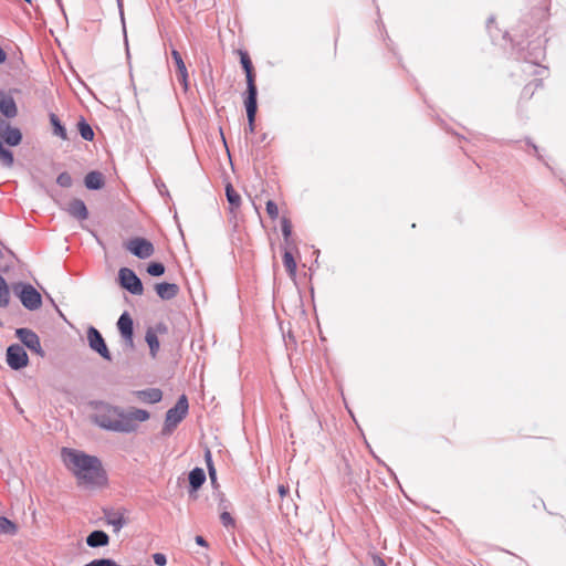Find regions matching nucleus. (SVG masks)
Returning <instances> with one entry per match:
<instances>
[{
	"label": "nucleus",
	"mask_w": 566,
	"mask_h": 566,
	"mask_svg": "<svg viewBox=\"0 0 566 566\" xmlns=\"http://www.w3.org/2000/svg\"><path fill=\"white\" fill-rule=\"evenodd\" d=\"M149 418V412L144 409L133 408L125 411L119 407L102 402L97 407L93 421L99 428L108 431L130 433L136 431L137 422L147 421Z\"/></svg>",
	"instance_id": "f257e3e1"
},
{
	"label": "nucleus",
	"mask_w": 566,
	"mask_h": 566,
	"mask_svg": "<svg viewBox=\"0 0 566 566\" xmlns=\"http://www.w3.org/2000/svg\"><path fill=\"white\" fill-rule=\"evenodd\" d=\"M65 465L77 479L78 485L101 486L106 482V474L97 457L82 451L64 448L62 451Z\"/></svg>",
	"instance_id": "f03ea898"
},
{
	"label": "nucleus",
	"mask_w": 566,
	"mask_h": 566,
	"mask_svg": "<svg viewBox=\"0 0 566 566\" xmlns=\"http://www.w3.org/2000/svg\"><path fill=\"white\" fill-rule=\"evenodd\" d=\"M188 399L186 395H181L175 407L170 408L166 412L165 422L163 427V434L169 436L177 428V426L184 420L188 413Z\"/></svg>",
	"instance_id": "7ed1b4c3"
},
{
	"label": "nucleus",
	"mask_w": 566,
	"mask_h": 566,
	"mask_svg": "<svg viewBox=\"0 0 566 566\" xmlns=\"http://www.w3.org/2000/svg\"><path fill=\"white\" fill-rule=\"evenodd\" d=\"M13 291L27 310L35 311L41 307V294L31 284L19 283L13 286Z\"/></svg>",
	"instance_id": "20e7f679"
},
{
	"label": "nucleus",
	"mask_w": 566,
	"mask_h": 566,
	"mask_svg": "<svg viewBox=\"0 0 566 566\" xmlns=\"http://www.w3.org/2000/svg\"><path fill=\"white\" fill-rule=\"evenodd\" d=\"M119 284L134 295H142L144 292L143 283L136 273L128 268H122L118 271Z\"/></svg>",
	"instance_id": "39448f33"
},
{
	"label": "nucleus",
	"mask_w": 566,
	"mask_h": 566,
	"mask_svg": "<svg viewBox=\"0 0 566 566\" xmlns=\"http://www.w3.org/2000/svg\"><path fill=\"white\" fill-rule=\"evenodd\" d=\"M6 360L13 370H20L29 364L28 354L20 344H12L7 348Z\"/></svg>",
	"instance_id": "423d86ee"
},
{
	"label": "nucleus",
	"mask_w": 566,
	"mask_h": 566,
	"mask_svg": "<svg viewBox=\"0 0 566 566\" xmlns=\"http://www.w3.org/2000/svg\"><path fill=\"white\" fill-rule=\"evenodd\" d=\"M86 334L90 348L105 360H112V355L99 331L94 326H90Z\"/></svg>",
	"instance_id": "0eeeda50"
},
{
	"label": "nucleus",
	"mask_w": 566,
	"mask_h": 566,
	"mask_svg": "<svg viewBox=\"0 0 566 566\" xmlns=\"http://www.w3.org/2000/svg\"><path fill=\"white\" fill-rule=\"evenodd\" d=\"M15 336L19 340L36 355L44 357L45 353L42 349L40 337L30 328L21 327L15 329Z\"/></svg>",
	"instance_id": "6e6552de"
},
{
	"label": "nucleus",
	"mask_w": 566,
	"mask_h": 566,
	"mask_svg": "<svg viewBox=\"0 0 566 566\" xmlns=\"http://www.w3.org/2000/svg\"><path fill=\"white\" fill-rule=\"evenodd\" d=\"M126 250L139 259H147L154 254V245L144 238H133L125 243Z\"/></svg>",
	"instance_id": "1a4fd4ad"
},
{
	"label": "nucleus",
	"mask_w": 566,
	"mask_h": 566,
	"mask_svg": "<svg viewBox=\"0 0 566 566\" xmlns=\"http://www.w3.org/2000/svg\"><path fill=\"white\" fill-rule=\"evenodd\" d=\"M240 63L245 72L247 77V93L245 96H258V87L255 84V74L253 71L252 61L245 51H239Z\"/></svg>",
	"instance_id": "9d476101"
},
{
	"label": "nucleus",
	"mask_w": 566,
	"mask_h": 566,
	"mask_svg": "<svg viewBox=\"0 0 566 566\" xmlns=\"http://www.w3.org/2000/svg\"><path fill=\"white\" fill-rule=\"evenodd\" d=\"M117 328L125 342V345L129 348L134 347V323L130 315L127 312H124L118 321Z\"/></svg>",
	"instance_id": "9b49d317"
},
{
	"label": "nucleus",
	"mask_w": 566,
	"mask_h": 566,
	"mask_svg": "<svg viewBox=\"0 0 566 566\" xmlns=\"http://www.w3.org/2000/svg\"><path fill=\"white\" fill-rule=\"evenodd\" d=\"M244 106L248 117V127L245 128V132L253 134L255 129V115L258 112V96H245Z\"/></svg>",
	"instance_id": "f8f14e48"
},
{
	"label": "nucleus",
	"mask_w": 566,
	"mask_h": 566,
	"mask_svg": "<svg viewBox=\"0 0 566 566\" xmlns=\"http://www.w3.org/2000/svg\"><path fill=\"white\" fill-rule=\"evenodd\" d=\"M133 395L142 402L157 403L163 399V391L159 388H147L135 390Z\"/></svg>",
	"instance_id": "ddd939ff"
},
{
	"label": "nucleus",
	"mask_w": 566,
	"mask_h": 566,
	"mask_svg": "<svg viewBox=\"0 0 566 566\" xmlns=\"http://www.w3.org/2000/svg\"><path fill=\"white\" fill-rule=\"evenodd\" d=\"M66 211L76 220L83 221L88 218V210L86 205L81 199H73L69 202Z\"/></svg>",
	"instance_id": "4468645a"
},
{
	"label": "nucleus",
	"mask_w": 566,
	"mask_h": 566,
	"mask_svg": "<svg viewBox=\"0 0 566 566\" xmlns=\"http://www.w3.org/2000/svg\"><path fill=\"white\" fill-rule=\"evenodd\" d=\"M0 113L8 118H13L18 114L13 97L3 92H0Z\"/></svg>",
	"instance_id": "2eb2a0df"
},
{
	"label": "nucleus",
	"mask_w": 566,
	"mask_h": 566,
	"mask_svg": "<svg viewBox=\"0 0 566 566\" xmlns=\"http://www.w3.org/2000/svg\"><path fill=\"white\" fill-rule=\"evenodd\" d=\"M2 144L6 143L9 146H17L22 140V133L17 127H11L9 124L6 125V129L0 133Z\"/></svg>",
	"instance_id": "dca6fc26"
},
{
	"label": "nucleus",
	"mask_w": 566,
	"mask_h": 566,
	"mask_svg": "<svg viewBox=\"0 0 566 566\" xmlns=\"http://www.w3.org/2000/svg\"><path fill=\"white\" fill-rule=\"evenodd\" d=\"M156 292L161 300L168 301L177 296L179 293V286L175 283L161 282L157 283Z\"/></svg>",
	"instance_id": "f3484780"
},
{
	"label": "nucleus",
	"mask_w": 566,
	"mask_h": 566,
	"mask_svg": "<svg viewBox=\"0 0 566 566\" xmlns=\"http://www.w3.org/2000/svg\"><path fill=\"white\" fill-rule=\"evenodd\" d=\"M108 542H109L108 535L104 531H99V530L91 532L88 534V536L86 537L87 546L93 547V548L106 546L108 544Z\"/></svg>",
	"instance_id": "a211bd4d"
},
{
	"label": "nucleus",
	"mask_w": 566,
	"mask_h": 566,
	"mask_svg": "<svg viewBox=\"0 0 566 566\" xmlns=\"http://www.w3.org/2000/svg\"><path fill=\"white\" fill-rule=\"evenodd\" d=\"M84 184L90 190H98L104 186V176L99 171H90L84 178Z\"/></svg>",
	"instance_id": "6ab92c4d"
},
{
	"label": "nucleus",
	"mask_w": 566,
	"mask_h": 566,
	"mask_svg": "<svg viewBox=\"0 0 566 566\" xmlns=\"http://www.w3.org/2000/svg\"><path fill=\"white\" fill-rule=\"evenodd\" d=\"M226 196L227 200L230 205V212L235 217V210L240 208L241 206V197L240 195L234 190L231 184H228L226 186Z\"/></svg>",
	"instance_id": "aec40b11"
},
{
	"label": "nucleus",
	"mask_w": 566,
	"mask_h": 566,
	"mask_svg": "<svg viewBox=\"0 0 566 566\" xmlns=\"http://www.w3.org/2000/svg\"><path fill=\"white\" fill-rule=\"evenodd\" d=\"M206 481V473L201 468H195L189 472V484L192 491H197Z\"/></svg>",
	"instance_id": "412c9836"
},
{
	"label": "nucleus",
	"mask_w": 566,
	"mask_h": 566,
	"mask_svg": "<svg viewBox=\"0 0 566 566\" xmlns=\"http://www.w3.org/2000/svg\"><path fill=\"white\" fill-rule=\"evenodd\" d=\"M106 520L107 523L114 527V532H119L126 524V520L124 518L123 514L117 512L106 514Z\"/></svg>",
	"instance_id": "4be33fe9"
},
{
	"label": "nucleus",
	"mask_w": 566,
	"mask_h": 566,
	"mask_svg": "<svg viewBox=\"0 0 566 566\" xmlns=\"http://www.w3.org/2000/svg\"><path fill=\"white\" fill-rule=\"evenodd\" d=\"M50 123L53 126V134L59 136L62 139H67V133L65 127L61 124L59 117L51 113L50 114Z\"/></svg>",
	"instance_id": "5701e85b"
},
{
	"label": "nucleus",
	"mask_w": 566,
	"mask_h": 566,
	"mask_svg": "<svg viewBox=\"0 0 566 566\" xmlns=\"http://www.w3.org/2000/svg\"><path fill=\"white\" fill-rule=\"evenodd\" d=\"M18 533V526L11 520L0 516V534L15 535Z\"/></svg>",
	"instance_id": "b1692460"
},
{
	"label": "nucleus",
	"mask_w": 566,
	"mask_h": 566,
	"mask_svg": "<svg viewBox=\"0 0 566 566\" xmlns=\"http://www.w3.org/2000/svg\"><path fill=\"white\" fill-rule=\"evenodd\" d=\"M145 339L149 346L151 356L155 357L159 349V340L155 331L151 328L147 329Z\"/></svg>",
	"instance_id": "393cba45"
},
{
	"label": "nucleus",
	"mask_w": 566,
	"mask_h": 566,
	"mask_svg": "<svg viewBox=\"0 0 566 566\" xmlns=\"http://www.w3.org/2000/svg\"><path fill=\"white\" fill-rule=\"evenodd\" d=\"M283 265L290 276H295L296 274V262L294 260L293 254L290 251H285L283 254Z\"/></svg>",
	"instance_id": "a878e982"
},
{
	"label": "nucleus",
	"mask_w": 566,
	"mask_h": 566,
	"mask_svg": "<svg viewBox=\"0 0 566 566\" xmlns=\"http://www.w3.org/2000/svg\"><path fill=\"white\" fill-rule=\"evenodd\" d=\"M77 126H78L80 135L84 140H88V142L93 140L94 132H93L91 125L85 119L82 118L78 122Z\"/></svg>",
	"instance_id": "bb28decb"
},
{
	"label": "nucleus",
	"mask_w": 566,
	"mask_h": 566,
	"mask_svg": "<svg viewBox=\"0 0 566 566\" xmlns=\"http://www.w3.org/2000/svg\"><path fill=\"white\" fill-rule=\"evenodd\" d=\"M10 304V289L8 283L0 287V307L6 308Z\"/></svg>",
	"instance_id": "cd10ccee"
},
{
	"label": "nucleus",
	"mask_w": 566,
	"mask_h": 566,
	"mask_svg": "<svg viewBox=\"0 0 566 566\" xmlns=\"http://www.w3.org/2000/svg\"><path fill=\"white\" fill-rule=\"evenodd\" d=\"M147 272L151 276H160L165 273V265L160 262H151L147 266Z\"/></svg>",
	"instance_id": "c85d7f7f"
},
{
	"label": "nucleus",
	"mask_w": 566,
	"mask_h": 566,
	"mask_svg": "<svg viewBox=\"0 0 566 566\" xmlns=\"http://www.w3.org/2000/svg\"><path fill=\"white\" fill-rule=\"evenodd\" d=\"M171 57L176 64L177 74L184 73V71H187V66L182 60V56L177 50L171 51Z\"/></svg>",
	"instance_id": "c756f323"
},
{
	"label": "nucleus",
	"mask_w": 566,
	"mask_h": 566,
	"mask_svg": "<svg viewBox=\"0 0 566 566\" xmlns=\"http://www.w3.org/2000/svg\"><path fill=\"white\" fill-rule=\"evenodd\" d=\"M281 230L284 237L285 242L289 244L291 234H292V223L287 218H282L281 220Z\"/></svg>",
	"instance_id": "7c9ffc66"
},
{
	"label": "nucleus",
	"mask_w": 566,
	"mask_h": 566,
	"mask_svg": "<svg viewBox=\"0 0 566 566\" xmlns=\"http://www.w3.org/2000/svg\"><path fill=\"white\" fill-rule=\"evenodd\" d=\"M56 184L62 188H70L73 185V179L69 172L64 171L57 176Z\"/></svg>",
	"instance_id": "2f4dec72"
},
{
	"label": "nucleus",
	"mask_w": 566,
	"mask_h": 566,
	"mask_svg": "<svg viewBox=\"0 0 566 566\" xmlns=\"http://www.w3.org/2000/svg\"><path fill=\"white\" fill-rule=\"evenodd\" d=\"M84 566H119L114 560L108 558L94 559Z\"/></svg>",
	"instance_id": "473e14b6"
},
{
	"label": "nucleus",
	"mask_w": 566,
	"mask_h": 566,
	"mask_svg": "<svg viewBox=\"0 0 566 566\" xmlns=\"http://www.w3.org/2000/svg\"><path fill=\"white\" fill-rule=\"evenodd\" d=\"M220 521H221L222 525L226 527H230V526L234 527V525H235V521L229 512H222L220 514Z\"/></svg>",
	"instance_id": "72a5a7b5"
},
{
	"label": "nucleus",
	"mask_w": 566,
	"mask_h": 566,
	"mask_svg": "<svg viewBox=\"0 0 566 566\" xmlns=\"http://www.w3.org/2000/svg\"><path fill=\"white\" fill-rule=\"evenodd\" d=\"M266 212L271 219H276L279 216V209L274 201L269 200L266 202Z\"/></svg>",
	"instance_id": "f704fd0d"
},
{
	"label": "nucleus",
	"mask_w": 566,
	"mask_h": 566,
	"mask_svg": "<svg viewBox=\"0 0 566 566\" xmlns=\"http://www.w3.org/2000/svg\"><path fill=\"white\" fill-rule=\"evenodd\" d=\"M153 559H154L155 564L158 566H165L167 564V558L161 553L154 554Z\"/></svg>",
	"instance_id": "c9c22d12"
},
{
	"label": "nucleus",
	"mask_w": 566,
	"mask_h": 566,
	"mask_svg": "<svg viewBox=\"0 0 566 566\" xmlns=\"http://www.w3.org/2000/svg\"><path fill=\"white\" fill-rule=\"evenodd\" d=\"M178 81L182 84L184 90L187 91L189 87L188 71H184V73H179Z\"/></svg>",
	"instance_id": "e433bc0d"
},
{
	"label": "nucleus",
	"mask_w": 566,
	"mask_h": 566,
	"mask_svg": "<svg viewBox=\"0 0 566 566\" xmlns=\"http://www.w3.org/2000/svg\"><path fill=\"white\" fill-rule=\"evenodd\" d=\"M208 473H209V478L211 480V483L213 485H216L217 484V471H216L214 465H210V468L208 470Z\"/></svg>",
	"instance_id": "4c0bfd02"
},
{
	"label": "nucleus",
	"mask_w": 566,
	"mask_h": 566,
	"mask_svg": "<svg viewBox=\"0 0 566 566\" xmlns=\"http://www.w3.org/2000/svg\"><path fill=\"white\" fill-rule=\"evenodd\" d=\"M277 491H279L280 496L284 497L285 495L289 494L290 488H289V485L280 484L277 488Z\"/></svg>",
	"instance_id": "58836bf2"
},
{
	"label": "nucleus",
	"mask_w": 566,
	"mask_h": 566,
	"mask_svg": "<svg viewBox=\"0 0 566 566\" xmlns=\"http://www.w3.org/2000/svg\"><path fill=\"white\" fill-rule=\"evenodd\" d=\"M373 565L374 566H387L385 560L378 555L373 556Z\"/></svg>",
	"instance_id": "ea45409f"
},
{
	"label": "nucleus",
	"mask_w": 566,
	"mask_h": 566,
	"mask_svg": "<svg viewBox=\"0 0 566 566\" xmlns=\"http://www.w3.org/2000/svg\"><path fill=\"white\" fill-rule=\"evenodd\" d=\"M205 460H206V463H207V468L209 469L210 465H213V462H212V455H211V452L210 450H207L206 453H205Z\"/></svg>",
	"instance_id": "a19ab883"
},
{
	"label": "nucleus",
	"mask_w": 566,
	"mask_h": 566,
	"mask_svg": "<svg viewBox=\"0 0 566 566\" xmlns=\"http://www.w3.org/2000/svg\"><path fill=\"white\" fill-rule=\"evenodd\" d=\"M195 541L198 545L202 546V547H208V542L201 536V535H197L195 537Z\"/></svg>",
	"instance_id": "79ce46f5"
},
{
	"label": "nucleus",
	"mask_w": 566,
	"mask_h": 566,
	"mask_svg": "<svg viewBox=\"0 0 566 566\" xmlns=\"http://www.w3.org/2000/svg\"><path fill=\"white\" fill-rule=\"evenodd\" d=\"M7 60V53L0 46V64L3 63Z\"/></svg>",
	"instance_id": "37998d69"
},
{
	"label": "nucleus",
	"mask_w": 566,
	"mask_h": 566,
	"mask_svg": "<svg viewBox=\"0 0 566 566\" xmlns=\"http://www.w3.org/2000/svg\"><path fill=\"white\" fill-rule=\"evenodd\" d=\"M158 331H166V326L163 324L157 325Z\"/></svg>",
	"instance_id": "c03bdc74"
},
{
	"label": "nucleus",
	"mask_w": 566,
	"mask_h": 566,
	"mask_svg": "<svg viewBox=\"0 0 566 566\" xmlns=\"http://www.w3.org/2000/svg\"><path fill=\"white\" fill-rule=\"evenodd\" d=\"M6 280L3 279V276L0 274V287L6 284Z\"/></svg>",
	"instance_id": "a18cd8bd"
},
{
	"label": "nucleus",
	"mask_w": 566,
	"mask_h": 566,
	"mask_svg": "<svg viewBox=\"0 0 566 566\" xmlns=\"http://www.w3.org/2000/svg\"><path fill=\"white\" fill-rule=\"evenodd\" d=\"M3 256L2 251L0 250V259Z\"/></svg>",
	"instance_id": "49530a36"
}]
</instances>
